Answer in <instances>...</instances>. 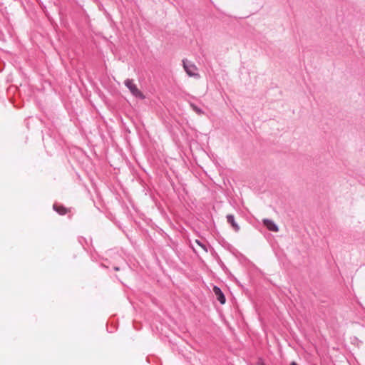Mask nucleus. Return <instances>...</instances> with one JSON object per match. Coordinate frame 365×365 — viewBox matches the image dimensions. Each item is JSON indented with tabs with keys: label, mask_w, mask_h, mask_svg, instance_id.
Instances as JSON below:
<instances>
[{
	"label": "nucleus",
	"mask_w": 365,
	"mask_h": 365,
	"mask_svg": "<svg viewBox=\"0 0 365 365\" xmlns=\"http://www.w3.org/2000/svg\"><path fill=\"white\" fill-rule=\"evenodd\" d=\"M124 84L134 96H135L136 98H139L140 99H145V96L138 89L136 84L134 83L133 80L128 78L125 80Z\"/></svg>",
	"instance_id": "nucleus-1"
},
{
	"label": "nucleus",
	"mask_w": 365,
	"mask_h": 365,
	"mask_svg": "<svg viewBox=\"0 0 365 365\" xmlns=\"http://www.w3.org/2000/svg\"><path fill=\"white\" fill-rule=\"evenodd\" d=\"M192 249L197 255H204L207 252L206 246L202 244L199 240H196L193 245H192Z\"/></svg>",
	"instance_id": "nucleus-2"
},
{
	"label": "nucleus",
	"mask_w": 365,
	"mask_h": 365,
	"mask_svg": "<svg viewBox=\"0 0 365 365\" xmlns=\"http://www.w3.org/2000/svg\"><path fill=\"white\" fill-rule=\"evenodd\" d=\"M183 68L189 76H199L196 73L197 68L194 64H187L183 61Z\"/></svg>",
	"instance_id": "nucleus-3"
},
{
	"label": "nucleus",
	"mask_w": 365,
	"mask_h": 365,
	"mask_svg": "<svg viewBox=\"0 0 365 365\" xmlns=\"http://www.w3.org/2000/svg\"><path fill=\"white\" fill-rule=\"evenodd\" d=\"M213 292L215 293L217 300L220 302V304H224L226 302V299L221 289L218 287L214 286Z\"/></svg>",
	"instance_id": "nucleus-4"
},
{
	"label": "nucleus",
	"mask_w": 365,
	"mask_h": 365,
	"mask_svg": "<svg viewBox=\"0 0 365 365\" xmlns=\"http://www.w3.org/2000/svg\"><path fill=\"white\" fill-rule=\"evenodd\" d=\"M263 223L269 230L272 232H278L279 228L272 220L264 219L263 220Z\"/></svg>",
	"instance_id": "nucleus-5"
},
{
	"label": "nucleus",
	"mask_w": 365,
	"mask_h": 365,
	"mask_svg": "<svg viewBox=\"0 0 365 365\" xmlns=\"http://www.w3.org/2000/svg\"><path fill=\"white\" fill-rule=\"evenodd\" d=\"M53 209L59 214V215H66V213L69 212H70V210L62 206V205H53Z\"/></svg>",
	"instance_id": "nucleus-6"
},
{
	"label": "nucleus",
	"mask_w": 365,
	"mask_h": 365,
	"mask_svg": "<svg viewBox=\"0 0 365 365\" xmlns=\"http://www.w3.org/2000/svg\"><path fill=\"white\" fill-rule=\"evenodd\" d=\"M227 220L229 223L231 224L232 228L235 231L237 232L240 230L239 225L235 222L234 216L232 215H228L227 216Z\"/></svg>",
	"instance_id": "nucleus-7"
},
{
	"label": "nucleus",
	"mask_w": 365,
	"mask_h": 365,
	"mask_svg": "<svg viewBox=\"0 0 365 365\" xmlns=\"http://www.w3.org/2000/svg\"><path fill=\"white\" fill-rule=\"evenodd\" d=\"M191 107L192 108L193 110H194L195 112H196L197 114L201 115V114H203V113H204V112H203L200 108H199L198 107H197L196 106H195V105L192 104V105H191Z\"/></svg>",
	"instance_id": "nucleus-8"
},
{
	"label": "nucleus",
	"mask_w": 365,
	"mask_h": 365,
	"mask_svg": "<svg viewBox=\"0 0 365 365\" xmlns=\"http://www.w3.org/2000/svg\"><path fill=\"white\" fill-rule=\"evenodd\" d=\"M291 365H298V364H297V363H295V362H292V363L291 364Z\"/></svg>",
	"instance_id": "nucleus-9"
},
{
	"label": "nucleus",
	"mask_w": 365,
	"mask_h": 365,
	"mask_svg": "<svg viewBox=\"0 0 365 365\" xmlns=\"http://www.w3.org/2000/svg\"><path fill=\"white\" fill-rule=\"evenodd\" d=\"M262 365H264V364L262 363Z\"/></svg>",
	"instance_id": "nucleus-10"
}]
</instances>
